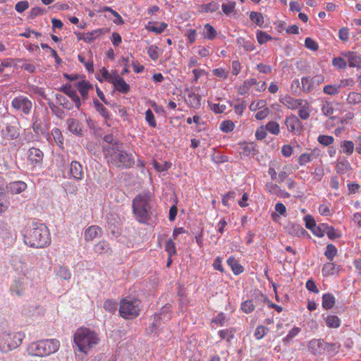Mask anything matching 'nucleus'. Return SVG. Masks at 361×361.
<instances>
[{
	"mask_svg": "<svg viewBox=\"0 0 361 361\" xmlns=\"http://www.w3.org/2000/svg\"><path fill=\"white\" fill-rule=\"evenodd\" d=\"M105 157L109 164L116 167L129 168L135 164L133 154L125 151L120 143L106 147Z\"/></svg>",
	"mask_w": 361,
	"mask_h": 361,
	"instance_id": "obj_1",
	"label": "nucleus"
},
{
	"mask_svg": "<svg viewBox=\"0 0 361 361\" xmlns=\"http://www.w3.org/2000/svg\"><path fill=\"white\" fill-rule=\"evenodd\" d=\"M26 245L33 247H44L49 244L50 238L48 228L42 224H34L24 236Z\"/></svg>",
	"mask_w": 361,
	"mask_h": 361,
	"instance_id": "obj_2",
	"label": "nucleus"
},
{
	"mask_svg": "<svg viewBox=\"0 0 361 361\" xmlns=\"http://www.w3.org/2000/svg\"><path fill=\"white\" fill-rule=\"evenodd\" d=\"M99 338L97 334L89 329L83 328L78 329L74 335V342L78 350L87 353V351L98 343Z\"/></svg>",
	"mask_w": 361,
	"mask_h": 361,
	"instance_id": "obj_3",
	"label": "nucleus"
},
{
	"mask_svg": "<svg viewBox=\"0 0 361 361\" xmlns=\"http://www.w3.org/2000/svg\"><path fill=\"white\" fill-rule=\"evenodd\" d=\"M152 197L149 192L140 194L133 201V213L136 219L141 223H146L149 218V201Z\"/></svg>",
	"mask_w": 361,
	"mask_h": 361,
	"instance_id": "obj_4",
	"label": "nucleus"
},
{
	"mask_svg": "<svg viewBox=\"0 0 361 361\" xmlns=\"http://www.w3.org/2000/svg\"><path fill=\"white\" fill-rule=\"evenodd\" d=\"M60 343L56 339L41 340L31 343L28 347L30 354L35 356H47L59 349Z\"/></svg>",
	"mask_w": 361,
	"mask_h": 361,
	"instance_id": "obj_5",
	"label": "nucleus"
},
{
	"mask_svg": "<svg viewBox=\"0 0 361 361\" xmlns=\"http://www.w3.org/2000/svg\"><path fill=\"white\" fill-rule=\"evenodd\" d=\"M25 337L23 332H7L0 333V350L3 353H8L19 347Z\"/></svg>",
	"mask_w": 361,
	"mask_h": 361,
	"instance_id": "obj_6",
	"label": "nucleus"
},
{
	"mask_svg": "<svg viewBox=\"0 0 361 361\" xmlns=\"http://www.w3.org/2000/svg\"><path fill=\"white\" fill-rule=\"evenodd\" d=\"M140 303L138 300L122 299L120 302V316L126 319H133L137 317L140 311Z\"/></svg>",
	"mask_w": 361,
	"mask_h": 361,
	"instance_id": "obj_7",
	"label": "nucleus"
},
{
	"mask_svg": "<svg viewBox=\"0 0 361 361\" xmlns=\"http://www.w3.org/2000/svg\"><path fill=\"white\" fill-rule=\"evenodd\" d=\"M11 106L18 111L24 114H29L32 109V102L26 97L20 95L15 97L11 102Z\"/></svg>",
	"mask_w": 361,
	"mask_h": 361,
	"instance_id": "obj_8",
	"label": "nucleus"
},
{
	"mask_svg": "<svg viewBox=\"0 0 361 361\" xmlns=\"http://www.w3.org/2000/svg\"><path fill=\"white\" fill-rule=\"evenodd\" d=\"M324 81V77L322 75H316L312 78H302L301 80L302 87L306 92H310L317 86Z\"/></svg>",
	"mask_w": 361,
	"mask_h": 361,
	"instance_id": "obj_9",
	"label": "nucleus"
},
{
	"mask_svg": "<svg viewBox=\"0 0 361 361\" xmlns=\"http://www.w3.org/2000/svg\"><path fill=\"white\" fill-rule=\"evenodd\" d=\"M285 123L288 130L290 132L299 133L302 128V123L295 115L287 117Z\"/></svg>",
	"mask_w": 361,
	"mask_h": 361,
	"instance_id": "obj_10",
	"label": "nucleus"
},
{
	"mask_svg": "<svg viewBox=\"0 0 361 361\" xmlns=\"http://www.w3.org/2000/svg\"><path fill=\"white\" fill-rule=\"evenodd\" d=\"M111 82L113 83L115 88L122 93H127L130 90L129 85L118 75L111 77Z\"/></svg>",
	"mask_w": 361,
	"mask_h": 361,
	"instance_id": "obj_11",
	"label": "nucleus"
},
{
	"mask_svg": "<svg viewBox=\"0 0 361 361\" xmlns=\"http://www.w3.org/2000/svg\"><path fill=\"white\" fill-rule=\"evenodd\" d=\"M42 152L35 147H32L28 151V159L32 164H39L43 159Z\"/></svg>",
	"mask_w": 361,
	"mask_h": 361,
	"instance_id": "obj_12",
	"label": "nucleus"
},
{
	"mask_svg": "<svg viewBox=\"0 0 361 361\" xmlns=\"http://www.w3.org/2000/svg\"><path fill=\"white\" fill-rule=\"evenodd\" d=\"M70 173L75 180H82L84 173L80 163L73 161L70 165Z\"/></svg>",
	"mask_w": 361,
	"mask_h": 361,
	"instance_id": "obj_13",
	"label": "nucleus"
},
{
	"mask_svg": "<svg viewBox=\"0 0 361 361\" xmlns=\"http://www.w3.org/2000/svg\"><path fill=\"white\" fill-rule=\"evenodd\" d=\"M201 96L196 94L192 91L188 90V94L185 97L186 103L194 109H199L201 105Z\"/></svg>",
	"mask_w": 361,
	"mask_h": 361,
	"instance_id": "obj_14",
	"label": "nucleus"
},
{
	"mask_svg": "<svg viewBox=\"0 0 361 361\" xmlns=\"http://www.w3.org/2000/svg\"><path fill=\"white\" fill-rule=\"evenodd\" d=\"M25 288L24 279H18L15 280L10 288L11 291L18 296L23 295L25 292Z\"/></svg>",
	"mask_w": 361,
	"mask_h": 361,
	"instance_id": "obj_15",
	"label": "nucleus"
},
{
	"mask_svg": "<svg viewBox=\"0 0 361 361\" xmlns=\"http://www.w3.org/2000/svg\"><path fill=\"white\" fill-rule=\"evenodd\" d=\"M61 90L67 94L72 100L75 102V106L78 109L80 106V99L78 96L76 91L71 88V85H66L61 87Z\"/></svg>",
	"mask_w": 361,
	"mask_h": 361,
	"instance_id": "obj_16",
	"label": "nucleus"
},
{
	"mask_svg": "<svg viewBox=\"0 0 361 361\" xmlns=\"http://www.w3.org/2000/svg\"><path fill=\"white\" fill-rule=\"evenodd\" d=\"M281 102L290 109H296L302 106V101L294 99L289 96H286L281 99Z\"/></svg>",
	"mask_w": 361,
	"mask_h": 361,
	"instance_id": "obj_17",
	"label": "nucleus"
},
{
	"mask_svg": "<svg viewBox=\"0 0 361 361\" xmlns=\"http://www.w3.org/2000/svg\"><path fill=\"white\" fill-rule=\"evenodd\" d=\"M102 229L97 226L88 227L85 232V238L87 240H92L102 235Z\"/></svg>",
	"mask_w": 361,
	"mask_h": 361,
	"instance_id": "obj_18",
	"label": "nucleus"
},
{
	"mask_svg": "<svg viewBox=\"0 0 361 361\" xmlns=\"http://www.w3.org/2000/svg\"><path fill=\"white\" fill-rule=\"evenodd\" d=\"M286 231L291 235L300 236L306 233V231L300 225L295 224H288L286 226Z\"/></svg>",
	"mask_w": 361,
	"mask_h": 361,
	"instance_id": "obj_19",
	"label": "nucleus"
},
{
	"mask_svg": "<svg viewBox=\"0 0 361 361\" xmlns=\"http://www.w3.org/2000/svg\"><path fill=\"white\" fill-rule=\"evenodd\" d=\"M7 188L12 193L19 194L27 188V185L23 181H16L10 183Z\"/></svg>",
	"mask_w": 361,
	"mask_h": 361,
	"instance_id": "obj_20",
	"label": "nucleus"
},
{
	"mask_svg": "<svg viewBox=\"0 0 361 361\" xmlns=\"http://www.w3.org/2000/svg\"><path fill=\"white\" fill-rule=\"evenodd\" d=\"M2 135L5 138L13 140L18 138L20 133L16 126H8L5 129L2 130Z\"/></svg>",
	"mask_w": 361,
	"mask_h": 361,
	"instance_id": "obj_21",
	"label": "nucleus"
},
{
	"mask_svg": "<svg viewBox=\"0 0 361 361\" xmlns=\"http://www.w3.org/2000/svg\"><path fill=\"white\" fill-rule=\"evenodd\" d=\"M345 56L348 58L349 66L350 67H357L361 68V55L350 51L345 54Z\"/></svg>",
	"mask_w": 361,
	"mask_h": 361,
	"instance_id": "obj_22",
	"label": "nucleus"
},
{
	"mask_svg": "<svg viewBox=\"0 0 361 361\" xmlns=\"http://www.w3.org/2000/svg\"><path fill=\"white\" fill-rule=\"evenodd\" d=\"M67 125L68 126L69 130L73 133H75L76 135L82 134V125L79 122V121L75 118H68L67 120Z\"/></svg>",
	"mask_w": 361,
	"mask_h": 361,
	"instance_id": "obj_23",
	"label": "nucleus"
},
{
	"mask_svg": "<svg viewBox=\"0 0 361 361\" xmlns=\"http://www.w3.org/2000/svg\"><path fill=\"white\" fill-rule=\"evenodd\" d=\"M76 87L80 92L82 97L86 99L88 96V90L92 88V85L85 80L79 81L76 85Z\"/></svg>",
	"mask_w": 361,
	"mask_h": 361,
	"instance_id": "obj_24",
	"label": "nucleus"
},
{
	"mask_svg": "<svg viewBox=\"0 0 361 361\" xmlns=\"http://www.w3.org/2000/svg\"><path fill=\"white\" fill-rule=\"evenodd\" d=\"M335 304V298L332 294L326 293L322 297V306L324 309H331Z\"/></svg>",
	"mask_w": 361,
	"mask_h": 361,
	"instance_id": "obj_25",
	"label": "nucleus"
},
{
	"mask_svg": "<svg viewBox=\"0 0 361 361\" xmlns=\"http://www.w3.org/2000/svg\"><path fill=\"white\" fill-rule=\"evenodd\" d=\"M228 264L231 267L235 274H239L243 272V267L238 262L234 257H229L227 260Z\"/></svg>",
	"mask_w": 361,
	"mask_h": 361,
	"instance_id": "obj_26",
	"label": "nucleus"
},
{
	"mask_svg": "<svg viewBox=\"0 0 361 361\" xmlns=\"http://www.w3.org/2000/svg\"><path fill=\"white\" fill-rule=\"evenodd\" d=\"M12 266L15 268V269L18 271L23 273V274H25V268L26 267L25 263L23 262L21 259L17 257L13 258L12 261Z\"/></svg>",
	"mask_w": 361,
	"mask_h": 361,
	"instance_id": "obj_27",
	"label": "nucleus"
},
{
	"mask_svg": "<svg viewBox=\"0 0 361 361\" xmlns=\"http://www.w3.org/2000/svg\"><path fill=\"white\" fill-rule=\"evenodd\" d=\"M250 20L256 23L259 27H262L264 20V17L261 13L252 11L250 14Z\"/></svg>",
	"mask_w": 361,
	"mask_h": 361,
	"instance_id": "obj_28",
	"label": "nucleus"
},
{
	"mask_svg": "<svg viewBox=\"0 0 361 361\" xmlns=\"http://www.w3.org/2000/svg\"><path fill=\"white\" fill-rule=\"evenodd\" d=\"M326 324L329 328H338L340 326V319L337 316L329 315L326 319Z\"/></svg>",
	"mask_w": 361,
	"mask_h": 361,
	"instance_id": "obj_29",
	"label": "nucleus"
},
{
	"mask_svg": "<svg viewBox=\"0 0 361 361\" xmlns=\"http://www.w3.org/2000/svg\"><path fill=\"white\" fill-rule=\"evenodd\" d=\"M337 254V249L333 244H328L326 246V251L324 252V255L326 257L330 260L332 261L334 257Z\"/></svg>",
	"mask_w": 361,
	"mask_h": 361,
	"instance_id": "obj_30",
	"label": "nucleus"
},
{
	"mask_svg": "<svg viewBox=\"0 0 361 361\" xmlns=\"http://www.w3.org/2000/svg\"><path fill=\"white\" fill-rule=\"evenodd\" d=\"M204 35L209 39H213L216 36V31L209 24L204 25Z\"/></svg>",
	"mask_w": 361,
	"mask_h": 361,
	"instance_id": "obj_31",
	"label": "nucleus"
},
{
	"mask_svg": "<svg viewBox=\"0 0 361 361\" xmlns=\"http://www.w3.org/2000/svg\"><path fill=\"white\" fill-rule=\"evenodd\" d=\"M271 39L272 37L264 31L258 30L257 32V39L260 44H264Z\"/></svg>",
	"mask_w": 361,
	"mask_h": 361,
	"instance_id": "obj_32",
	"label": "nucleus"
},
{
	"mask_svg": "<svg viewBox=\"0 0 361 361\" xmlns=\"http://www.w3.org/2000/svg\"><path fill=\"white\" fill-rule=\"evenodd\" d=\"M347 101L350 104H357L361 102V94L352 92L347 98Z\"/></svg>",
	"mask_w": 361,
	"mask_h": 361,
	"instance_id": "obj_33",
	"label": "nucleus"
},
{
	"mask_svg": "<svg viewBox=\"0 0 361 361\" xmlns=\"http://www.w3.org/2000/svg\"><path fill=\"white\" fill-rule=\"evenodd\" d=\"M202 11L213 13L219 8V4L216 1H212L207 4L201 6Z\"/></svg>",
	"mask_w": 361,
	"mask_h": 361,
	"instance_id": "obj_34",
	"label": "nucleus"
},
{
	"mask_svg": "<svg viewBox=\"0 0 361 361\" xmlns=\"http://www.w3.org/2000/svg\"><path fill=\"white\" fill-rule=\"evenodd\" d=\"M327 227L328 225L326 224H322L319 226L316 225L312 233L318 237H322L326 234Z\"/></svg>",
	"mask_w": 361,
	"mask_h": 361,
	"instance_id": "obj_35",
	"label": "nucleus"
},
{
	"mask_svg": "<svg viewBox=\"0 0 361 361\" xmlns=\"http://www.w3.org/2000/svg\"><path fill=\"white\" fill-rule=\"evenodd\" d=\"M94 105L95 109L100 113V114L104 118H109V111L102 103H100L98 100H95L94 101Z\"/></svg>",
	"mask_w": 361,
	"mask_h": 361,
	"instance_id": "obj_36",
	"label": "nucleus"
},
{
	"mask_svg": "<svg viewBox=\"0 0 361 361\" xmlns=\"http://www.w3.org/2000/svg\"><path fill=\"white\" fill-rule=\"evenodd\" d=\"M266 129L273 135H278L279 133V125L275 121H270L266 125Z\"/></svg>",
	"mask_w": 361,
	"mask_h": 361,
	"instance_id": "obj_37",
	"label": "nucleus"
},
{
	"mask_svg": "<svg viewBox=\"0 0 361 361\" xmlns=\"http://www.w3.org/2000/svg\"><path fill=\"white\" fill-rule=\"evenodd\" d=\"M159 320H160L159 316L154 317V322L148 328L146 329L147 334H152L154 333H156L157 330L158 329V328L159 326Z\"/></svg>",
	"mask_w": 361,
	"mask_h": 361,
	"instance_id": "obj_38",
	"label": "nucleus"
},
{
	"mask_svg": "<svg viewBox=\"0 0 361 361\" xmlns=\"http://www.w3.org/2000/svg\"><path fill=\"white\" fill-rule=\"evenodd\" d=\"M237 42L247 51H252L255 49L254 44L250 41H246L244 38H238Z\"/></svg>",
	"mask_w": 361,
	"mask_h": 361,
	"instance_id": "obj_39",
	"label": "nucleus"
},
{
	"mask_svg": "<svg viewBox=\"0 0 361 361\" xmlns=\"http://www.w3.org/2000/svg\"><path fill=\"white\" fill-rule=\"evenodd\" d=\"M336 265L333 263H326L322 269V273L324 276L332 275L335 273Z\"/></svg>",
	"mask_w": 361,
	"mask_h": 361,
	"instance_id": "obj_40",
	"label": "nucleus"
},
{
	"mask_svg": "<svg viewBox=\"0 0 361 361\" xmlns=\"http://www.w3.org/2000/svg\"><path fill=\"white\" fill-rule=\"evenodd\" d=\"M104 308L111 313H114L117 310L116 302L112 300H107L104 303Z\"/></svg>",
	"mask_w": 361,
	"mask_h": 361,
	"instance_id": "obj_41",
	"label": "nucleus"
},
{
	"mask_svg": "<svg viewBox=\"0 0 361 361\" xmlns=\"http://www.w3.org/2000/svg\"><path fill=\"white\" fill-rule=\"evenodd\" d=\"M341 147L343 153L351 154L354 151V143L352 141H344Z\"/></svg>",
	"mask_w": 361,
	"mask_h": 361,
	"instance_id": "obj_42",
	"label": "nucleus"
},
{
	"mask_svg": "<svg viewBox=\"0 0 361 361\" xmlns=\"http://www.w3.org/2000/svg\"><path fill=\"white\" fill-rule=\"evenodd\" d=\"M167 27V24L165 23H161L159 26L154 25H148L147 26V29L149 31L154 32L157 34H161L164 29Z\"/></svg>",
	"mask_w": 361,
	"mask_h": 361,
	"instance_id": "obj_43",
	"label": "nucleus"
},
{
	"mask_svg": "<svg viewBox=\"0 0 361 361\" xmlns=\"http://www.w3.org/2000/svg\"><path fill=\"white\" fill-rule=\"evenodd\" d=\"M101 34H102V30H100V29L94 30L91 32H88L86 34V36L84 38V41L90 43L92 41H93L94 39H96Z\"/></svg>",
	"mask_w": 361,
	"mask_h": 361,
	"instance_id": "obj_44",
	"label": "nucleus"
},
{
	"mask_svg": "<svg viewBox=\"0 0 361 361\" xmlns=\"http://www.w3.org/2000/svg\"><path fill=\"white\" fill-rule=\"evenodd\" d=\"M234 123L231 121H224L221 123L220 129L225 132L229 133L233 130Z\"/></svg>",
	"mask_w": 361,
	"mask_h": 361,
	"instance_id": "obj_45",
	"label": "nucleus"
},
{
	"mask_svg": "<svg viewBox=\"0 0 361 361\" xmlns=\"http://www.w3.org/2000/svg\"><path fill=\"white\" fill-rule=\"evenodd\" d=\"M109 250V245L102 241L97 243L94 247V250L97 253H105Z\"/></svg>",
	"mask_w": 361,
	"mask_h": 361,
	"instance_id": "obj_46",
	"label": "nucleus"
},
{
	"mask_svg": "<svg viewBox=\"0 0 361 361\" xmlns=\"http://www.w3.org/2000/svg\"><path fill=\"white\" fill-rule=\"evenodd\" d=\"M51 135L53 136L55 142L58 145H62L63 144V135H62V134H61V133L59 129L54 128L51 130Z\"/></svg>",
	"mask_w": 361,
	"mask_h": 361,
	"instance_id": "obj_47",
	"label": "nucleus"
},
{
	"mask_svg": "<svg viewBox=\"0 0 361 361\" xmlns=\"http://www.w3.org/2000/svg\"><path fill=\"white\" fill-rule=\"evenodd\" d=\"M304 220L305 221L306 228L311 230L312 232L316 226L314 218L310 215H307L305 216Z\"/></svg>",
	"mask_w": 361,
	"mask_h": 361,
	"instance_id": "obj_48",
	"label": "nucleus"
},
{
	"mask_svg": "<svg viewBox=\"0 0 361 361\" xmlns=\"http://www.w3.org/2000/svg\"><path fill=\"white\" fill-rule=\"evenodd\" d=\"M318 142L324 146H328L333 143L334 137L329 135H319L318 137Z\"/></svg>",
	"mask_w": 361,
	"mask_h": 361,
	"instance_id": "obj_49",
	"label": "nucleus"
},
{
	"mask_svg": "<svg viewBox=\"0 0 361 361\" xmlns=\"http://www.w3.org/2000/svg\"><path fill=\"white\" fill-rule=\"evenodd\" d=\"M166 251L168 252L169 255L171 257L173 255H175L176 252L175 243L173 240L169 239L166 244Z\"/></svg>",
	"mask_w": 361,
	"mask_h": 361,
	"instance_id": "obj_50",
	"label": "nucleus"
},
{
	"mask_svg": "<svg viewBox=\"0 0 361 361\" xmlns=\"http://www.w3.org/2000/svg\"><path fill=\"white\" fill-rule=\"evenodd\" d=\"M242 310L245 313H250L254 310V305L252 300H246L241 305Z\"/></svg>",
	"mask_w": 361,
	"mask_h": 361,
	"instance_id": "obj_51",
	"label": "nucleus"
},
{
	"mask_svg": "<svg viewBox=\"0 0 361 361\" xmlns=\"http://www.w3.org/2000/svg\"><path fill=\"white\" fill-rule=\"evenodd\" d=\"M10 233V228L7 223L0 221V236L8 237Z\"/></svg>",
	"mask_w": 361,
	"mask_h": 361,
	"instance_id": "obj_52",
	"label": "nucleus"
},
{
	"mask_svg": "<svg viewBox=\"0 0 361 361\" xmlns=\"http://www.w3.org/2000/svg\"><path fill=\"white\" fill-rule=\"evenodd\" d=\"M57 275L64 280H68L71 279V273L66 267H61L59 268Z\"/></svg>",
	"mask_w": 361,
	"mask_h": 361,
	"instance_id": "obj_53",
	"label": "nucleus"
},
{
	"mask_svg": "<svg viewBox=\"0 0 361 361\" xmlns=\"http://www.w3.org/2000/svg\"><path fill=\"white\" fill-rule=\"evenodd\" d=\"M332 64L339 69H343L346 67V62L341 57L334 58L332 61Z\"/></svg>",
	"mask_w": 361,
	"mask_h": 361,
	"instance_id": "obj_54",
	"label": "nucleus"
},
{
	"mask_svg": "<svg viewBox=\"0 0 361 361\" xmlns=\"http://www.w3.org/2000/svg\"><path fill=\"white\" fill-rule=\"evenodd\" d=\"M235 6V2L231 1L228 4H223L222 9L225 14L228 15L234 11Z\"/></svg>",
	"mask_w": 361,
	"mask_h": 361,
	"instance_id": "obj_55",
	"label": "nucleus"
},
{
	"mask_svg": "<svg viewBox=\"0 0 361 361\" xmlns=\"http://www.w3.org/2000/svg\"><path fill=\"white\" fill-rule=\"evenodd\" d=\"M268 330L267 328H266L264 326H259L256 328L255 336L257 338V339H261L262 338L264 335L267 334V331Z\"/></svg>",
	"mask_w": 361,
	"mask_h": 361,
	"instance_id": "obj_56",
	"label": "nucleus"
},
{
	"mask_svg": "<svg viewBox=\"0 0 361 361\" xmlns=\"http://www.w3.org/2000/svg\"><path fill=\"white\" fill-rule=\"evenodd\" d=\"M145 118L148 122L149 125L152 127L156 126V121L154 119V116L152 111L150 109H148L145 113Z\"/></svg>",
	"mask_w": 361,
	"mask_h": 361,
	"instance_id": "obj_57",
	"label": "nucleus"
},
{
	"mask_svg": "<svg viewBox=\"0 0 361 361\" xmlns=\"http://www.w3.org/2000/svg\"><path fill=\"white\" fill-rule=\"evenodd\" d=\"M305 47L312 51H317L319 48L318 44L310 37L305 39Z\"/></svg>",
	"mask_w": 361,
	"mask_h": 361,
	"instance_id": "obj_58",
	"label": "nucleus"
},
{
	"mask_svg": "<svg viewBox=\"0 0 361 361\" xmlns=\"http://www.w3.org/2000/svg\"><path fill=\"white\" fill-rule=\"evenodd\" d=\"M29 7V3L27 1H21L18 2L16 4L15 8L16 10L19 12L22 13L25 11L26 9H27Z\"/></svg>",
	"mask_w": 361,
	"mask_h": 361,
	"instance_id": "obj_59",
	"label": "nucleus"
},
{
	"mask_svg": "<svg viewBox=\"0 0 361 361\" xmlns=\"http://www.w3.org/2000/svg\"><path fill=\"white\" fill-rule=\"evenodd\" d=\"M266 104H267L266 101L259 100L257 102H254L251 103L249 108H250V111H255L256 110H257L259 109L263 108L266 105Z\"/></svg>",
	"mask_w": 361,
	"mask_h": 361,
	"instance_id": "obj_60",
	"label": "nucleus"
},
{
	"mask_svg": "<svg viewBox=\"0 0 361 361\" xmlns=\"http://www.w3.org/2000/svg\"><path fill=\"white\" fill-rule=\"evenodd\" d=\"M338 89H339L338 86L336 87V86H333V85H326L324 87V92L327 94L334 95V94H336L338 93Z\"/></svg>",
	"mask_w": 361,
	"mask_h": 361,
	"instance_id": "obj_61",
	"label": "nucleus"
},
{
	"mask_svg": "<svg viewBox=\"0 0 361 361\" xmlns=\"http://www.w3.org/2000/svg\"><path fill=\"white\" fill-rule=\"evenodd\" d=\"M322 111L325 116H331L334 109L329 103L325 102L322 106Z\"/></svg>",
	"mask_w": 361,
	"mask_h": 361,
	"instance_id": "obj_62",
	"label": "nucleus"
},
{
	"mask_svg": "<svg viewBox=\"0 0 361 361\" xmlns=\"http://www.w3.org/2000/svg\"><path fill=\"white\" fill-rule=\"evenodd\" d=\"M57 99L59 101L60 104L62 105L64 108L67 109H71L73 108V104H71L63 96H57Z\"/></svg>",
	"mask_w": 361,
	"mask_h": 361,
	"instance_id": "obj_63",
	"label": "nucleus"
},
{
	"mask_svg": "<svg viewBox=\"0 0 361 361\" xmlns=\"http://www.w3.org/2000/svg\"><path fill=\"white\" fill-rule=\"evenodd\" d=\"M326 234L330 239H335L340 237V235L333 226H328Z\"/></svg>",
	"mask_w": 361,
	"mask_h": 361,
	"instance_id": "obj_64",
	"label": "nucleus"
}]
</instances>
